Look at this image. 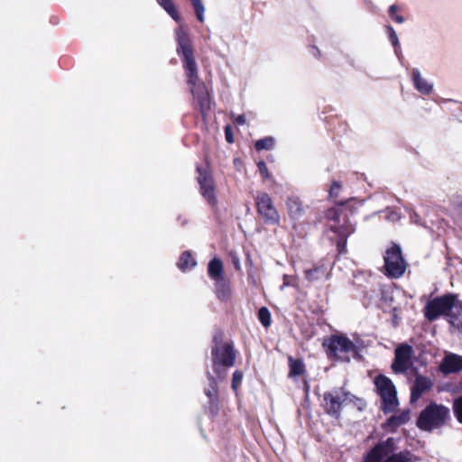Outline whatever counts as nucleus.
<instances>
[{"mask_svg":"<svg viewBox=\"0 0 462 462\" xmlns=\"http://www.w3.org/2000/svg\"><path fill=\"white\" fill-rule=\"evenodd\" d=\"M176 51L181 58L188 77V84L191 86V94L197 100L202 117L205 118L208 111L210 110L211 98L205 83L199 80L197 62L189 37L184 30L179 28L176 30Z\"/></svg>","mask_w":462,"mask_h":462,"instance_id":"1","label":"nucleus"},{"mask_svg":"<svg viewBox=\"0 0 462 462\" xmlns=\"http://www.w3.org/2000/svg\"><path fill=\"white\" fill-rule=\"evenodd\" d=\"M398 441L393 437L378 441L363 456L361 462H416L418 457L411 450L397 451Z\"/></svg>","mask_w":462,"mask_h":462,"instance_id":"2","label":"nucleus"},{"mask_svg":"<svg viewBox=\"0 0 462 462\" xmlns=\"http://www.w3.org/2000/svg\"><path fill=\"white\" fill-rule=\"evenodd\" d=\"M325 217L333 224L329 226V230L337 236V249L338 254L346 253L347 237L356 231V225L349 217V212L342 203L336 207L328 208Z\"/></svg>","mask_w":462,"mask_h":462,"instance_id":"3","label":"nucleus"},{"mask_svg":"<svg viewBox=\"0 0 462 462\" xmlns=\"http://www.w3.org/2000/svg\"><path fill=\"white\" fill-rule=\"evenodd\" d=\"M449 416V409L442 404L432 402L427 405L417 419V427L424 431H432L442 427Z\"/></svg>","mask_w":462,"mask_h":462,"instance_id":"4","label":"nucleus"},{"mask_svg":"<svg viewBox=\"0 0 462 462\" xmlns=\"http://www.w3.org/2000/svg\"><path fill=\"white\" fill-rule=\"evenodd\" d=\"M374 386L376 393L382 401L381 409L384 414L393 411L399 405L397 391L393 381L383 375L378 374L374 377Z\"/></svg>","mask_w":462,"mask_h":462,"instance_id":"5","label":"nucleus"},{"mask_svg":"<svg viewBox=\"0 0 462 462\" xmlns=\"http://www.w3.org/2000/svg\"><path fill=\"white\" fill-rule=\"evenodd\" d=\"M383 261L384 274L387 277L398 279L404 274L407 263L399 245L393 244V245L385 251Z\"/></svg>","mask_w":462,"mask_h":462,"instance_id":"6","label":"nucleus"},{"mask_svg":"<svg viewBox=\"0 0 462 462\" xmlns=\"http://www.w3.org/2000/svg\"><path fill=\"white\" fill-rule=\"evenodd\" d=\"M454 300L455 294L453 293H447L429 300L423 308L425 319L432 322L441 316L447 317Z\"/></svg>","mask_w":462,"mask_h":462,"instance_id":"7","label":"nucleus"},{"mask_svg":"<svg viewBox=\"0 0 462 462\" xmlns=\"http://www.w3.org/2000/svg\"><path fill=\"white\" fill-rule=\"evenodd\" d=\"M322 345L329 358L338 357L340 353H351L354 357L359 355L358 347L346 336L332 335Z\"/></svg>","mask_w":462,"mask_h":462,"instance_id":"8","label":"nucleus"},{"mask_svg":"<svg viewBox=\"0 0 462 462\" xmlns=\"http://www.w3.org/2000/svg\"><path fill=\"white\" fill-rule=\"evenodd\" d=\"M213 370L222 379L226 376V368L235 364L236 354L231 344H226L222 348L212 347Z\"/></svg>","mask_w":462,"mask_h":462,"instance_id":"9","label":"nucleus"},{"mask_svg":"<svg viewBox=\"0 0 462 462\" xmlns=\"http://www.w3.org/2000/svg\"><path fill=\"white\" fill-rule=\"evenodd\" d=\"M258 214L268 225H279L280 215L275 208L271 197L266 192H259L255 198Z\"/></svg>","mask_w":462,"mask_h":462,"instance_id":"10","label":"nucleus"},{"mask_svg":"<svg viewBox=\"0 0 462 462\" xmlns=\"http://www.w3.org/2000/svg\"><path fill=\"white\" fill-rule=\"evenodd\" d=\"M197 180L199 185L200 194L210 207L217 206V199L215 192L216 188L212 175L201 166L197 167Z\"/></svg>","mask_w":462,"mask_h":462,"instance_id":"11","label":"nucleus"},{"mask_svg":"<svg viewBox=\"0 0 462 462\" xmlns=\"http://www.w3.org/2000/svg\"><path fill=\"white\" fill-rule=\"evenodd\" d=\"M413 355L411 346L402 343L397 346L394 351V359L391 365L395 374H404L407 372Z\"/></svg>","mask_w":462,"mask_h":462,"instance_id":"12","label":"nucleus"},{"mask_svg":"<svg viewBox=\"0 0 462 462\" xmlns=\"http://www.w3.org/2000/svg\"><path fill=\"white\" fill-rule=\"evenodd\" d=\"M343 403L342 388L324 393L322 405L329 416L338 419L341 416Z\"/></svg>","mask_w":462,"mask_h":462,"instance_id":"13","label":"nucleus"},{"mask_svg":"<svg viewBox=\"0 0 462 462\" xmlns=\"http://www.w3.org/2000/svg\"><path fill=\"white\" fill-rule=\"evenodd\" d=\"M439 370L444 374L462 371V356L454 353L446 354L439 365Z\"/></svg>","mask_w":462,"mask_h":462,"instance_id":"14","label":"nucleus"},{"mask_svg":"<svg viewBox=\"0 0 462 462\" xmlns=\"http://www.w3.org/2000/svg\"><path fill=\"white\" fill-rule=\"evenodd\" d=\"M431 386L432 382L430 378L423 375H417L411 388V402H416Z\"/></svg>","mask_w":462,"mask_h":462,"instance_id":"15","label":"nucleus"},{"mask_svg":"<svg viewBox=\"0 0 462 462\" xmlns=\"http://www.w3.org/2000/svg\"><path fill=\"white\" fill-rule=\"evenodd\" d=\"M286 208L289 217L292 221H299L305 214L300 199L296 196H290L286 199Z\"/></svg>","mask_w":462,"mask_h":462,"instance_id":"16","label":"nucleus"},{"mask_svg":"<svg viewBox=\"0 0 462 462\" xmlns=\"http://www.w3.org/2000/svg\"><path fill=\"white\" fill-rule=\"evenodd\" d=\"M447 317L452 327L456 328L458 331H462V301L457 299L456 294Z\"/></svg>","mask_w":462,"mask_h":462,"instance_id":"17","label":"nucleus"},{"mask_svg":"<svg viewBox=\"0 0 462 462\" xmlns=\"http://www.w3.org/2000/svg\"><path fill=\"white\" fill-rule=\"evenodd\" d=\"M304 276L310 282L327 281L329 279V271L324 263H319L311 269L305 270Z\"/></svg>","mask_w":462,"mask_h":462,"instance_id":"18","label":"nucleus"},{"mask_svg":"<svg viewBox=\"0 0 462 462\" xmlns=\"http://www.w3.org/2000/svg\"><path fill=\"white\" fill-rule=\"evenodd\" d=\"M411 81L414 88L422 95H430L433 90V84L422 78L417 68L411 70Z\"/></svg>","mask_w":462,"mask_h":462,"instance_id":"19","label":"nucleus"},{"mask_svg":"<svg viewBox=\"0 0 462 462\" xmlns=\"http://www.w3.org/2000/svg\"><path fill=\"white\" fill-rule=\"evenodd\" d=\"M410 420V411L404 410L399 414H393L387 419L384 423L386 428L391 429L392 430H396L398 427L405 424Z\"/></svg>","mask_w":462,"mask_h":462,"instance_id":"20","label":"nucleus"},{"mask_svg":"<svg viewBox=\"0 0 462 462\" xmlns=\"http://www.w3.org/2000/svg\"><path fill=\"white\" fill-rule=\"evenodd\" d=\"M208 273L215 282L218 279H223V263L219 258H213L209 261L208 265Z\"/></svg>","mask_w":462,"mask_h":462,"instance_id":"21","label":"nucleus"},{"mask_svg":"<svg viewBox=\"0 0 462 462\" xmlns=\"http://www.w3.org/2000/svg\"><path fill=\"white\" fill-rule=\"evenodd\" d=\"M216 291L217 298L223 301L230 298V288L224 278L216 281Z\"/></svg>","mask_w":462,"mask_h":462,"instance_id":"22","label":"nucleus"},{"mask_svg":"<svg viewBox=\"0 0 462 462\" xmlns=\"http://www.w3.org/2000/svg\"><path fill=\"white\" fill-rule=\"evenodd\" d=\"M385 31L388 35L389 41L391 42V43L394 49L395 55L398 58H400V56L402 54L401 44H400L399 38H398V35H397L395 30L393 29V27L392 25L387 24V25H385Z\"/></svg>","mask_w":462,"mask_h":462,"instance_id":"23","label":"nucleus"},{"mask_svg":"<svg viewBox=\"0 0 462 462\" xmlns=\"http://www.w3.org/2000/svg\"><path fill=\"white\" fill-rule=\"evenodd\" d=\"M290 375L299 376L304 374L305 365L302 360L289 357Z\"/></svg>","mask_w":462,"mask_h":462,"instance_id":"24","label":"nucleus"},{"mask_svg":"<svg viewBox=\"0 0 462 462\" xmlns=\"http://www.w3.org/2000/svg\"><path fill=\"white\" fill-rule=\"evenodd\" d=\"M196 265L197 262L189 251H185L181 254L178 263V266L181 271H185L186 269L192 268Z\"/></svg>","mask_w":462,"mask_h":462,"instance_id":"25","label":"nucleus"},{"mask_svg":"<svg viewBox=\"0 0 462 462\" xmlns=\"http://www.w3.org/2000/svg\"><path fill=\"white\" fill-rule=\"evenodd\" d=\"M157 2L173 20L176 22L180 21L179 13L177 12L175 5L171 0H157Z\"/></svg>","mask_w":462,"mask_h":462,"instance_id":"26","label":"nucleus"},{"mask_svg":"<svg viewBox=\"0 0 462 462\" xmlns=\"http://www.w3.org/2000/svg\"><path fill=\"white\" fill-rule=\"evenodd\" d=\"M208 387L205 390V394L208 397L209 402L211 403H214L217 401V382L215 378L208 373Z\"/></svg>","mask_w":462,"mask_h":462,"instance_id":"27","label":"nucleus"},{"mask_svg":"<svg viewBox=\"0 0 462 462\" xmlns=\"http://www.w3.org/2000/svg\"><path fill=\"white\" fill-rule=\"evenodd\" d=\"M274 142L273 137L266 136L257 140L254 143V147L257 151L271 150L274 145Z\"/></svg>","mask_w":462,"mask_h":462,"instance_id":"28","label":"nucleus"},{"mask_svg":"<svg viewBox=\"0 0 462 462\" xmlns=\"http://www.w3.org/2000/svg\"><path fill=\"white\" fill-rule=\"evenodd\" d=\"M258 319L262 325L268 328L271 325V313L266 307H261L258 310Z\"/></svg>","mask_w":462,"mask_h":462,"instance_id":"29","label":"nucleus"},{"mask_svg":"<svg viewBox=\"0 0 462 462\" xmlns=\"http://www.w3.org/2000/svg\"><path fill=\"white\" fill-rule=\"evenodd\" d=\"M199 22L204 21L205 7L201 0H189Z\"/></svg>","mask_w":462,"mask_h":462,"instance_id":"30","label":"nucleus"},{"mask_svg":"<svg viewBox=\"0 0 462 462\" xmlns=\"http://www.w3.org/2000/svg\"><path fill=\"white\" fill-rule=\"evenodd\" d=\"M342 396L345 402H353L355 405L358 406V409L361 410L359 405H363V400L352 394L349 392H345L342 390Z\"/></svg>","mask_w":462,"mask_h":462,"instance_id":"31","label":"nucleus"},{"mask_svg":"<svg viewBox=\"0 0 462 462\" xmlns=\"http://www.w3.org/2000/svg\"><path fill=\"white\" fill-rule=\"evenodd\" d=\"M400 7L397 5H392L388 8V14L390 17L397 23H403L405 19L402 15L397 14Z\"/></svg>","mask_w":462,"mask_h":462,"instance_id":"32","label":"nucleus"},{"mask_svg":"<svg viewBox=\"0 0 462 462\" xmlns=\"http://www.w3.org/2000/svg\"><path fill=\"white\" fill-rule=\"evenodd\" d=\"M453 410L457 420L462 423V395L454 401Z\"/></svg>","mask_w":462,"mask_h":462,"instance_id":"33","label":"nucleus"},{"mask_svg":"<svg viewBox=\"0 0 462 462\" xmlns=\"http://www.w3.org/2000/svg\"><path fill=\"white\" fill-rule=\"evenodd\" d=\"M224 335L220 330H217L214 333L213 336V346L222 348L226 346L227 343H224L223 341Z\"/></svg>","mask_w":462,"mask_h":462,"instance_id":"34","label":"nucleus"},{"mask_svg":"<svg viewBox=\"0 0 462 462\" xmlns=\"http://www.w3.org/2000/svg\"><path fill=\"white\" fill-rule=\"evenodd\" d=\"M242 379H243V373L239 370L235 371L233 374V378H232V388L234 390L237 389V387L239 386V384L242 382Z\"/></svg>","mask_w":462,"mask_h":462,"instance_id":"35","label":"nucleus"},{"mask_svg":"<svg viewBox=\"0 0 462 462\" xmlns=\"http://www.w3.org/2000/svg\"><path fill=\"white\" fill-rule=\"evenodd\" d=\"M385 218L391 222H396L401 218V215L393 209L387 208Z\"/></svg>","mask_w":462,"mask_h":462,"instance_id":"36","label":"nucleus"},{"mask_svg":"<svg viewBox=\"0 0 462 462\" xmlns=\"http://www.w3.org/2000/svg\"><path fill=\"white\" fill-rule=\"evenodd\" d=\"M341 189V184L334 180L331 184L330 189H329V196L333 198H337L338 196L339 190Z\"/></svg>","mask_w":462,"mask_h":462,"instance_id":"37","label":"nucleus"},{"mask_svg":"<svg viewBox=\"0 0 462 462\" xmlns=\"http://www.w3.org/2000/svg\"><path fill=\"white\" fill-rule=\"evenodd\" d=\"M257 168L263 178H269V171L266 163L263 161H260L257 163Z\"/></svg>","mask_w":462,"mask_h":462,"instance_id":"38","label":"nucleus"},{"mask_svg":"<svg viewBox=\"0 0 462 462\" xmlns=\"http://www.w3.org/2000/svg\"><path fill=\"white\" fill-rule=\"evenodd\" d=\"M286 286H296L295 278L287 274L283 275V283L281 286V290H283Z\"/></svg>","mask_w":462,"mask_h":462,"instance_id":"39","label":"nucleus"},{"mask_svg":"<svg viewBox=\"0 0 462 462\" xmlns=\"http://www.w3.org/2000/svg\"><path fill=\"white\" fill-rule=\"evenodd\" d=\"M225 135H226V140L227 143H234V137L232 134L231 127L229 125H226L225 127Z\"/></svg>","mask_w":462,"mask_h":462,"instance_id":"40","label":"nucleus"},{"mask_svg":"<svg viewBox=\"0 0 462 462\" xmlns=\"http://www.w3.org/2000/svg\"><path fill=\"white\" fill-rule=\"evenodd\" d=\"M453 204H454L456 209L457 210V212L462 215V198L457 197L453 201Z\"/></svg>","mask_w":462,"mask_h":462,"instance_id":"41","label":"nucleus"},{"mask_svg":"<svg viewBox=\"0 0 462 462\" xmlns=\"http://www.w3.org/2000/svg\"><path fill=\"white\" fill-rule=\"evenodd\" d=\"M410 217L411 222L416 223L418 225H422V223L420 222V217L416 212L411 213Z\"/></svg>","mask_w":462,"mask_h":462,"instance_id":"42","label":"nucleus"},{"mask_svg":"<svg viewBox=\"0 0 462 462\" xmlns=\"http://www.w3.org/2000/svg\"><path fill=\"white\" fill-rule=\"evenodd\" d=\"M235 122L239 125H243L245 124V116L244 115H239L235 118Z\"/></svg>","mask_w":462,"mask_h":462,"instance_id":"43","label":"nucleus"},{"mask_svg":"<svg viewBox=\"0 0 462 462\" xmlns=\"http://www.w3.org/2000/svg\"><path fill=\"white\" fill-rule=\"evenodd\" d=\"M312 54L316 58H319L320 57V51L319 50V48H317L316 46H312Z\"/></svg>","mask_w":462,"mask_h":462,"instance_id":"44","label":"nucleus"},{"mask_svg":"<svg viewBox=\"0 0 462 462\" xmlns=\"http://www.w3.org/2000/svg\"><path fill=\"white\" fill-rule=\"evenodd\" d=\"M234 263H235L236 267L238 269L239 268V261H238V259H236Z\"/></svg>","mask_w":462,"mask_h":462,"instance_id":"45","label":"nucleus"}]
</instances>
